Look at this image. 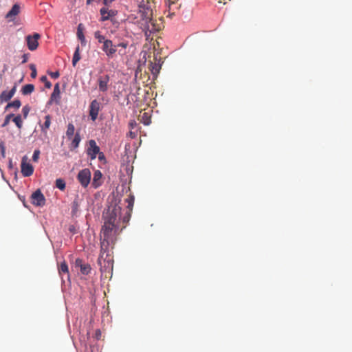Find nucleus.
Returning <instances> with one entry per match:
<instances>
[{
  "label": "nucleus",
  "mask_w": 352,
  "mask_h": 352,
  "mask_svg": "<svg viewBox=\"0 0 352 352\" xmlns=\"http://www.w3.org/2000/svg\"><path fill=\"white\" fill-rule=\"evenodd\" d=\"M122 208L118 205H111L103 212L102 219L104 223L101 228L100 238V256L98 258V263L102 265V258L109 246L113 248L118 236L126 227L130 219L131 214L121 217Z\"/></svg>",
  "instance_id": "nucleus-1"
},
{
  "label": "nucleus",
  "mask_w": 352,
  "mask_h": 352,
  "mask_svg": "<svg viewBox=\"0 0 352 352\" xmlns=\"http://www.w3.org/2000/svg\"><path fill=\"white\" fill-rule=\"evenodd\" d=\"M140 16L145 21L147 30L150 32H157L160 30L157 27L155 22L152 19L153 10L151 8L148 2L144 3V2L139 6Z\"/></svg>",
  "instance_id": "nucleus-2"
},
{
  "label": "nucleus",
  "mask_w": 352,
  "mask_h": 352,
  "mask_svg": "<svg viewBox=\"0 0 352 352\" xmlns=\"http://www.w3.org/2000/svg\"><path fill=\"white\" fill-rule=\"evenodd\" d=\"M91 175L90 170L84 168L78 173L77 179L82 187L87 188L90 183Z\"/></svg>",
  "instance_id": "nucleus-3"
},
{
  "label": "nucleus",
  "mask_w": 352,
  "mask_h": 352,
  "mask_svg": "<svg viewBox=\"0 0 352 352\" xmlns=\"http://www.w3.org/2000/svg\"><path fill=\"white\" fill-rule=\"evenodd\" d=\"M100 151V147L97 145L96 141L94 140H89L86 153L90 160H95Z\"/></svg>",
  "instance_id": "nucleus-4"
},
{
  "label": "nucleus",
  "mask_w": 352,
  "mask_h": 352,
  "mask_svg": "<svg viewBox=\"0 0 352 352\" xmlns=\"http://www.w3.org/2000/svg\"><path fill=\"white\" fill-rule=\"evenodd\" d=\"M41 38V35L38 33H34L32 35H28L25 37L27 46L30 51H34L38 46V40Z\"/></svg>",
  "instance_id": "nucleus-5"
},
{
  "label": "nucleus",
  "mask_w": 352,
  "mask_h": 352,
  "mask_svg": "<svg viewBox=\"0 0 352 352\" xmlns=\"http://www.w3.org/2000/svg\"><path fill=\"white\" fill-rule=\"evenodd\" d=\"M30 199L31 203L36 206L42 207L45 204V198L40 189L34 192Z\"/></svg>",
  "instance_id": "nucleus-6"
},
{
  "label": "nucleus",
  "mask_w": 352,
  "mask_h": 352,
  "mask_svg": "<svg viewBox=\"0 0 352 352\" xmlns=\"http://www.w3.org/2000/svg\"><path fill=\"white\" fill-rule=\"evenodd\" d=\"M102 50L105 53L107 56L109 58H112L117 52V46L113 45L111 40L107 39L102 44Z\"/></svg>",
  "instance_id": "nucleus-7"
},
{
  "label": "nucleus",
  "mask_w": 352,
  "mask_h": 352,
  "mask_svg": "<svg viewBox=\"0 0 352 352\" xmlns=\"http://www.w3.org/2000/svg\"><path fill=\"white\" fill-rule=\"evenodd\" d=\"M117 10H109L108 6L103 7L100 10V14L101 15L100 21H113V17H114L117 14Z\"/></svg>",
  "instance_id": "nucleus-8"
},
{
  "label": "nucleus",
  "mask_w": 352,
  "mask_h": 352,
  "mask_svg": "<svg viewBox=\"0 0 352 352\" xmlns=\"http://www.w3.org/2000/svg\"><path fill=\"white\" fill-rule=\"evenodd\" d=\"M100 110V103L97 100H94L89 105V116L92 121H95Z\"/></svg>",
  "instance_id": "nucleus-9"
},
{
  "label": "nucleus",
  "mask_w": 352,
  "mask_h": 352,
  "mask_svg": "<svg viewBox=\"0 0 352 352\" xmlns=\"http://www.w3.org/2000/svg\"><path fill=\"white\" fill-rule=\"evenodd\" d=\"M21 171L24 177H30L33 174L32 165L26 161V157H23L21 164Z\"/></svg>",
  "instance_id": "nucleus-10"
},
{
  "label": "nucleus",
  "mask_w": 352,
  "mask_h": 352,
  "mask_svg": "<svg viewBox=\"0 0 352 352\" xmlns=\"http://www.w3.org/2000/svg\"><path fill=\"white\" fill-rule=\"evenodd\" d=\"M110 78L109 75L100 76L98 78V85L99 91L101 92H106L109 89V83Z\"/></svg>",
  "instance_id": "nucleus-11"
},
{
  "label": "nucleus",
  "mask_w": 352,
  "mask_h": 352,
  "mask_svg": "<svg viewBox=\"0 0 352 352\" xmlns=\"http://www.w3.org/2000/svg\"><path fill=\"white\" fill-rule=\"evenodd\" d=\"M60 101V85L59 83L57 82L54 87V91L51 94L50 99L48 102L49 104H52V103H55L56 104H59Z\"/></svg>",
  "instance_id": "nucleus-12"
},
{
  "label": "nucleus",
  "mask_w": 352,
  "mask_h": 352,
  "mask_svg": "<svg viewBox=\"0 0 352 352\" xmlns=\"http://www.w3.org/2000/svg\"><path fill=\"white\" fill-rule=\"evenodd\" d=\"M20 12V6L19 4H14L11 10L6 14V18L9 21H13L16 15Z\"/></svg>",
  "instance_id": "nucleus-13"
},
{
  "label": "nucleus",
  "mask_w": 352,
  "mask_h": 352,
  "mask_svg": "<svg viewBox=\"0 0 352 352\" xmlns=\"http://www.w3.org/2000/svg\"><path fill=\"white\" fill-rule=\"evenodd\" d=\"M102 173L99 170H97L94 173V177L91 185L94 188H98L101 184Z\"/></svg>",
  "instance_id": "nucleus-14"
},
{
  "label": "nucleus",
  "mask_w": 352,
  "mask_h": 352,
  "mask_svg": "<svg viewBox=\"0 0 352 352\" xmlns=\"http://www.w3.org/2000/svg\"><path fill=\"white\" fill-rule=\"evenodd\" d=\"M51 125V116L50 115H47L45 116V122L43 124L41 125L42 132L46 135L47 133V129L50 128Z\"/></svg>",
  "instance_id": "nucleus-15"
},
{
  "label": "nucleus",
  "mask_w": 352,
  "mask_h": 352,
  "mask_svg": "<svg viewBox=\"0 0 352 352\" xmlns=\"http://www.w3.org/2000/svg\"><path fill=\"white\" fill-rule=\"evenodd\" d=\"M34 90V85L32 84H27L24 85L21 89V93L23 95H29L32 94Z\"/></svg>",
  "instance_id": "nucleus-16"
},
{
  "label": "nucleus",
  "mask_w": 352,
  "mask_h": 352,
  "mask_svg": "<svg viewBox=\"0 0 352 352\" xmlns=\"http://www.w3.org/2000/svg\"><path fill=\"white\" fill-rule=\"evenodd\" d=\"M81 57L80 55V47L78 45L75 50L73 58H72V65L75 67L77 63L80 60Z\"/></svg>",
  "instance_id": "nucleus-17"
},
{
  "label": "nucleus",
  "mask_w": 352,
  "mask_h": 352,
  "mask_svg": "<svg viewBox=\"0 0 352 352\" xmlns=\"http://www.w3.org/2000/svg\"><path fill=\"white\" fill-rule=\"evenodd\" d=\"M12 96L10 94V93L7 91H3L0 94V102H8L10 100Z\"/></svg>",
  "instance_id": "nucleus-18"
},
{
  "label": "nucleus",
  "mask_w": 352,
  "mask_h": 352,
  "mask_svg": "<svg viewBox=\"0 0 352 352\" xmlns=\"http://www.w3.org/2000/svg\"><path fill=\"white\" fill-rule=\"evenodd\" d=\"M80 140H81V138H80V135L79 133H76L74 135V139L72 140V146L74 148H78Z\"/></svg>",
  "instance_id": "nucleus-19"
},
{
  "label": "nucleus",
  "mask_w": 352,
  "mask_h": 352,
  "mask_svg": "<svg viewBox=\"0 0 352 352\" xmlns=\"http://www.w3.org/2000/svg\"><path fill=\"white\" fill-rule=\"evenodd\" d=\"M75 127L72 123H69L66 131V135L70 139L74 134Z\"/></svg>",
  "instance_id": "nucleus-20"
},
{
  "label": "nucleus",
  "mask_w": 352,
  "mask_h": 352,
  "mask_svg": "<svg viewBox=\"0 0 352 352\" xmlns=\"http://www.w3.org/2000/svg\"><path fill=\"white\" fill-rule=\"evenodd\" d=\"M94 37L98 40V43H104L107 39L105 38V36L101 34V32L98 30L94 32Z\"/></svg>",
  "instance_id": "nucleus-21"
},
{
  "label": "nucleus",
  "mask_w": 352,
  "mask_h": 352,
  "mask_svg": "<svg viewBox=\"0 0 352 352\" xmlns=\"http://www.w3.org/2000/svg\"><path fill=\"white\" fill-rule=\"evenodd\" d=\"M58 272L60 274H69L68 265L65 261L60 263L58 267Z\"/></svg>",
  "instance_id": "nucleus-22"
},
{
  "label": "nucleus",
  "mask_w": 352,
  "mask_h": 352,
  "mask_svg": "<svg viewBox=\"0 0 352 352\" xmlns=\"http://www.w3.org/2000/svg\"><path fill=\"white\" fill-rule=\"evenodd\" d=\"M160 66L157 63H151L150 70L153 75H157L160 72Z\"/></svg>",
  "instance_id": "nucleus-23"
},
{
  "label": "nucleus",
  "mask_w": 352,
  "mask_h": 352,
  "mask_svg": "<svg viewBox=\"0 0 352 352\" xmlns=\"http://www.w3.org/2000/svg\"><path fill=\"white\" fill-rule=\"evenodd\" d=\"M21 103L19 100H14L12 102H9L7 104L6 109H7L8 108L12 107V108H14V109H19L21 107Z\"/></svg>",
  "instance_id": "nucleus-24"
},
{
  "label": "nucleus",
  "mask_w": 352,
  "mask_h": 352,
  "mask_svg": "<svg viewBox=\"0 0 352 352\" xmlns=\"http://www.w3.org/2000/svg\"><path fill=\"white\" fill-rule=\"evenodd\" d=\"M125 201L127 203V208H129V213L126 215L130 214V212L132 210V208L134 204V197L133 196H130L125 199Z\"/></svg>",
  "instance_id": "nucleus-25"
},
{
  "label": "nucleus",
  "mask_w": 352,
  "mask_h": 352,
  "mask_svg": "<svg viewBox=\"0 0 352 352\" xmlns=\"http://www.w3.org/2000/svg\"><path fill=\"white\" fill-rule=\"evenodd\" d=\"M79 204L77 200H74L72 204V214L76 216L78 212Z\"/></svg>",
  "instance_id": "nucleus-26"
},
{
  "label": "nucleus",
  "mask_w": 352,
  "mask_h": 352,
  "mask_svg": "<svg viewBox=\"0 0 352 352\" xmlns=\"http://www.w3.org/2000/svg\"><path fill=\"white\" fill-rule=\"evenodd\" d=\"M80 272L82 274L87 275L91 272V266L89 264H83L80 267Z\"/></svg>",
  "instance_id": "nucleus-27"
},
{
  "label": "nucleus",
  "mask_w": 352,
  "mask_h": 352,
  "mask_svg": "<svg viewBox=\"0 0 352 352\" xmlns=\"http://www.w3.org/2000/svg\"><path fill=\"white\" fill-rule=\"evenodd\" d=\"M56 186L61 190H63L65 188V182L63 179H57L56 180Z\"/></svg>",
  "instance_id": "nucleus-28"
},
{
  "label": "nucleus",
  "mask_w": 352,
  "mask_h": 352,
  "mask_svg": "<svg viewBox=\"0 0 352 352\" xmlns=\"http://www.w3.org/2000/svg\"><path fill=\"white\" fill-rule=\"evenodd\" d=\"M13 122L15 123V124L16 125V126L19 129H21L22 124H23V122H22V119H21V116L20 115H18V116H15L13 118Z\"/></svg>",
  "instance_id": "nucleus-29"
},
{
  "label": "nucleus",
  "mask_w": 352,
  "mask_h": 352,
  "mask_svg": "<svg viewBox=\"0 0 352 352\" xmlns=\"http://www.w3.org/2000/svg\"><path fill=\"white\" fill-rule=\"evenodd\" d=\"M78 38L80 41L81 45L85 46L87 41L83 32L76 33Z\"/></svg>",
  "instance_id": "nucleus-30"
},
{
  "label": "nucleus",
  "mask_w": 352,
  "mask_h": 352,
  "mask_svg": "<svg viewBox=\"0 0 352 352\" xmlns=\"http://www.w3.org/2000/svg\"><path fill=\"white\" fill-rule=\"evenodd\" d=\"M41 81L45 83V87L46 88L50 89L52 87V83L48 80L45 76H41Z\"/></svg>",
  "instance_id": "nucleus-31"
},
{
  "label": "nucleus",
  "mask_w": 352,
  "mask_h": 352,
  "mask_svg": "<svg viewBox=\"0 0 352 352\" xmlns=\"http://www.w3.org/2000/svg\"><path fill=\"white\" fill-rule=\"evenodd\" d=\"M30 69H31L32 72H31V77L32 78H35L36 77V75H37V72H36V66L34 64H30Z\"/></svg>",
  "instance_id": "nucleus-32"
},
{
  "label": "nucleus",
  "mask_w": 352,
  "mask_h": 352,
  "mask_svg": "<svg viewBox=\"0 0 352 352\" xmlns=\"http://www.w3.org/2000/svg\"><path fill=\"white\" fill-rule=\"evenodd\" d=\"M13 116H14V114H12V113L7 115L1 126L2 127L6 126L9 124L11 118H12Z\"/></svg>",
  "instance_id": "nucleus-33"
},
{
  "label": "nucleus",
  "mask_w": 352,
  "mask_h": 352,
  "mask_svg": "<svg viewBox=\"0 0 352 352\" xmlns=\"http://www.w3.org/2000/svg\"><path fill=\"white\" fill-rule=\"evenodd\" d=\"M0 151L2 157L4 158L6 157V146L5 143L3 141L0 142Z\"/></svg>",
  "instance_id": "nucleus-34"
},
{
  "label": "nucleus",
  "mask_w": 352,
  "mask_h": 352,
  "mask_svg": "<svg viewBox=\"0 0 352 352\" xmlns=\"http://www.w3.org/2000/svg\"><path fill=\"white\" fill-rule=\"evenodd\" d=\"M22 112H23L24 118H26L30 112V107L28 106H24L22 109Z\"/></svg>",
  "instance_id": "nucleus-35"
},
{
  "label": "nucleus",
  "mask_w": 352,
  "mask_h": 352,
  "mask_svg": "<svg viewBox=\"0 0 352 352\" xmlns=\"http://www.w3.org/2000/svg\"><path fill=\"white\" fill-rule=\"evenodd\" d=\"M39 155H40V151L39 150H35L34 151V153H33V155H32V160L34 162H37L38 157H39Z\"/></svg>",
  "instance_id": "nucleus-36"
},
{
  "label": "nucleus",
  "mask_w": 352,
  "mask_h": 352,
  "mask_svg": "<svg viewBox=\"0 0 352 352\" xmlns=\"http://www.w3.org/2000/svg\"><path fill=\"white\" fill-rule=\"evenodd\" d=\"M48 74L52 78H58L60 76V74L58 72H48Z\"/></svg>",
  "instance_id": "nucleus-37"
},
{
  "label": "nucleus",
  "mask_w": 352,
  "mask_h": 352,
  "mask_svg": "<svg viewBox=\"0 0 352 352\" xmlns=\"http://www.w3.org/2000/svg\"><path fill=\"white\" fill-rule=\"evenodd\" d=\"M98 160L99 161L102 162V161H105V156H104V154L102 153V152H99V153H98Z\"/></svg>",
  "instance_id": "nucleus-38"
},
{
  "label": "nucleus",
  "mask_w": 352,
  "mask_h": 352,
  "mask_svg": "<svg viewBox=\"0 0 352 352\" xmlns=\"http://www.w3.org/2000/svg\"><path fill=\"white\" fill-rule=\"evenodd\" d=\"M118 47H121L122 48H124L126 49L128 46V43L127 42H122V43H118V45H116Z\"/></svg>",
  "instance_id": "nucleus-39"
},
{
  "label": "nucleus",
  "mask_w": 352,
  "mask_h": 352,
  "mask_svg": "<svg viewBox=\"0 0 352 352\" xmlns=\"http://www.w3.org/2000/svg\"><path fill=\"white\" fill-rule=\"evenodd\" d=\"M175 0H167V3L168 6V12L170 11L172 5L175 4Z\"/></svg>",
  "instance_id": "nucleus-40"
},
{
  "label": "nucleus",
  "mask_w": 352,
  "mask_h": 352,
  "mask_svg": "<svg viewBox=\"0 0 352 352\" xmlns=\"http://www.w3.org/2000/svg\"><path fill=\"white\" fill-rule=\"evenodd\" d=\"M83 30H84V25L82 23L78 24V28H77V33L83 32Z\"/></svg>",
  "instance_id": "nucleus-41"
},
{
  "label": "nucleus",
  "mask_w": 352,
  "mask_h": 352,
  "mask_svg": "<svg viewBox=\"0 0 352 352\" xmlns=\"http://www.w3.org/2000/svg\"><path fill=\"white\" fill-rule=\"evenodd\" d=\"M144 117L146 118V120L144 121V124L145 125H148L151 122V120L148 118H147L146 113H144L142 118H144Z\"/></svg>",
  "instance_id": "nucleus-42"
},
{
  "label": "nucleus",
  "mask_w": 352,
  "mask_h": 352,
  "mask_svg": "<svg viewBox=\"0 0 352 352\" xmlns=\"http://www.w3.org/2000/svg\"><path fill=\"white\" fill-rule=\"evenodd\" d=\"M22 63H25L28 60V54H24L22 56Z\"/></svg>",
  "instance_id": "nucleus-43"
},
{
  "label": "nucleus",
  "mask_w": 352,
  "mask_h": 352,
  "mask_svg": "<svg viewBox=\"0 0 352 352\" xmlns=\"http://www.w3.org/2000/svg\"><path fill=\"white\" fill-rule=\"evenodd\" d=\"M83 265L82 261L80 258H77L76 260V265L79 266L80 267Z\"/></svg>",
  "instance_id": "nucleus-44"
},
{
  "label": "nucleus",
  "mask_w": 352,
  "mask_h": 352,
  "mask_svg": "<svg viewBox=\"0 0 352 352\" xmlns=\"http://www.w3.org/2000/svg\"><path fill=\"white\" fill-rule=\"evenodd\" d=\"M16 86H14L12 87V89L9 91L8 92L10 93V94L13 97V96L14 95L15 92H16Z\"/></svg>",
  "instance_id": "nucleus-45"
},
{
  "label": "nucleus",
  "mask_w": 352,
  "mask_h": 352,
  "mask_svg": "<svg viewBox=\"0 0 352 352\" xmlns=\"http://www.w3.org/2000/svg\"><path fill=\"white\" fill-rule=\"evenodd\" d=\"M135 124H136V123H135V122H131V123H130V126H131V128H133V126H134V125H135Z\"/></svg>",
  "instance_id": "nucleus-46"
},
{
  "label": "nucleus",
  "mask_w": 352,
  "mask_h": 352,
  "mask_svg": "<svg viewBox=\"0 0 352 352\" xmlns=\"http://www.w3.org/2000/svg\"><path fill=\"white\" fill-rule=\"evenodd\" d=\"M130 135L132 138H135V135L132 132H130Z\"/></svg>",
  "instance_id": "nucleus-47"
},
{
  "label": "nucleus",
  "mask_w": 352,
  "mask_h": 352,
  "mask_svg": "<svg viewBox=\"0 0 352 352\" xmlns=\"http://www.w3.org/2000/svg\"><path fill=\"white\" fill-rule=\"evenodd\" d=\"M93 0H87V3L90 4Z\"/></svg>",
  "instance_id": "nucleus-48"
},
{
  "label": "nucleus",
  "mask_w": 352,
  "mask_h": 352,
  "mask_svg": "<svg viewBox=\"0 0 352 352\" xmlns=\"http://www.w3.org/2000/svg\"><path fill=\"white\" fill-rule=\"evenodd\" d=\"M219 3H223L224 4L226 3V2H224V0H219Z\"/></svg>",
  "instance_id": "nucleus-49"
},
{
  "label": "nucleus",
  "mask_w": 352,
  "mask_h": 352,
  "mask_svg": "<svg viewBox=\"0 0 352 352\" xmlns=\"http://www.w3.org/2000/svg\"><path fill=\"white\" fill-rule=\"evenodd\" d=\"M108 264H109V265H112V264L111 263V261H110V259L108 261Z\"/></svg>",
  "instance_id": "nucleus-50"
}]
</instances>
